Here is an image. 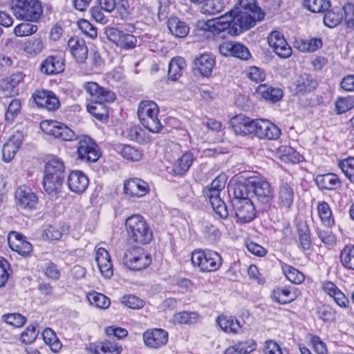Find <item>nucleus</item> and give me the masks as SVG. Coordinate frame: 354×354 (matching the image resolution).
Here are the masks:
<instances>
[{
	"label": "nucleus",
	"instance_id": "obj_1",
	"mask_svg": "<svg viewBox=\"0 0 354 354\" xmlns=\"http://www.w3.org/2000/svg\"><path fill=\"white\" fill-rule=\"evenodd\" d=\"M263 17L264 13L257 6L256 0H239L229 13L217 20H208L204 28L214 34L228 30L229 34L237 35L253 27L257 21H261Z\"/></svg>",
	"mask_w": 354,
	"mask_h": 354
},
{
	"label": "nucleus",
	"instance_id": "obj_2",
	"mask_svg": "<svg viewBox=\"0 0 354 354\" xmlns=\"http://www.w3.org/2000/svg\"><path fill=\"white\" fill-rule=\"evenodd\" d=\"M129 239L138 244L147 245L153 240V231L144 217L139 214L129 216L124 223Z\"/></svg>",
	"mask_w": 354,
	"mask_h": 354
},
{
	"label": "nucleus",
	"instance_id": "obj_3",
	"mask_svg": "<svg viewBox=\"0 0 354 354\" xmlns=\"http://www.w3.org/2000/svg\"><path fill=\"white\" fill-rule=\"evenodd\" d=\"M191 262L194 268L202 272H210L218 270L223 263L221 256L210 250H194L191 255Z\"/></svg>",
	"mask_w": 354,
	"mask_h": 354
},
{
	"label": "nucleus",
	"instance_id": "obj_4",
	"mask_svg": "<svg viewBox=\"0 0 354 354\" xmlns=\"http://www.w3.org/2000/svg\"><path fill=\"white\" fill-rule=\"evenodd\" d=\"M159 108L153 101L145 100L140 103L138 117L144 127L153 133H158L162 128L158 118Z\"/></svg>",
	"mask_w": 354,
	"mask_h": 354
},
{
	"label": "nucleus",
	"instance_id": "obj_5",
	"mask_svg": "<svg viewBox=\"0 0 354 354\" xmlns=\"http://www.w3.org/2000/svg\"><path fill=\"white\" fill-rule=\"evenodd\" d=\"M12 9L17 19L26 21L36 22L43 13L39 0H16Z\"/></svg>",
	"mask_w": 354,
	"mask_h": 354
},
{
	"label": "nucleus",
	"instance_id": "obj_6",
	"mask_svg": "<svg viewBox=\"0 0 354 354\" xmlns=\"http://www.w3.org/2000/svg\"><path fill=\"white\" fill-rule=\"evenodd\" d=\"M124 266L131 270H141L151 263L150 254L140 247H131L123 254Z\"/></svg>",
	"mask_w": 354,
	"mask_h": 354
},
{
	"label": "nucleus",
	"instance_id": "obj_7",
	"mask_svg": "<svg viewBox=\"0 0 354 354\" xmlns=\"http://www.w3.org/2000/svg\"><path fill=\"white\" fill-rule=\"evenodd\" d=\"M41 129L55 138L64 141L77 139L75 133L64 124L56 120H45L40 123Z\"/></svg>",
	"mask_w": 354,
	"mask_h": 354
},
{
	"label": "nucleus",
	"instance_id": "obj_8",
	"mask_svg": "<svg viewBox=\"0 0 354 354\" xmlns=\"http://www.w3.org/2000/svg\"><path fill=\"white\" fill-rule=\"evenodd\" d=\"M295 189L292 183L281 180L277 188V205L286 212H289L294 203Z\"/></svg>",
	"mask_w": 354,
	"mask_h": 354
},
{
	"label": "nucleus",
	"instance_id": "obj_9",
	"mask_svg": "<svg viewBox=\"0 0 354 354\" xmlns=\"http://www.w3.org/2000/svg\"><path fill=\"white\" fill-rule=\"evenodd\" d=\"M78 140L77 153L82 160L95 162L100 156V153L97 145L89 137L82 136L77 138Z\"/></svg>",
	"mask_w": 354,
	"mask_h": 354
},
{
	"label": "nucleus",
	"instance_id": "obj_10",
	"mask_svg": "<svg viewBox=\"0 0 354 354\" xmlns=\"http://www.w3.org/2000/svg\"><path fill=\"white\" fill-rule=\"evenodd\" d=\"M89 95L88 102H113L115 95L111 91L100 86L95 82H87L83 86Z\"/></svg>",
	"mask_w": 354,
	"mask_h": 354
},
{
	"label": "nucleus",
	"instance_id": "obj_11",
	"mask_svg": "<svg viewBox=\"0 0 354 354\" xmlns=\"http://www.w3.org/2000/svg\"><path fill=\"white\" fill-rule=\"evenodd\" d=\"M236 221L245 223L252 221L256 216L254 206L250 199L232 200Z\"/></svg>",
	"mask_w": 354,
	"mask_h": 354
},
{
	"label": "nucleus",
	"instance_id": "obj_12",
	"mask_svg": "<svg viewBox=\"0 0 354 354\" xmlns=\"http://www.w3.org/2000/svg\"><path fill=\"white\" fill-rule=\"evenodd\" d=\"M32 97L38 107L48 111H55L60 106V102L57 95L51 91L45 89L36 90Z\"/></svg>",
	"mask_w": 354,
	"mask_h": 354
},
{
	"label": "nucleus",
	"instance_id": "obj_13",
	"mask_svg": "<svg viewBox=\"0 0 354 354\" xmlns=\"http://www.w3.org/2000/svg\"><path fill=\"white\" fill-rule=\"evenodd\" d=\"M168 333L162 328H151L142 335L145 345L149 348L158 349L168 342Z\"/></svg>",
	"mask_w": 354,
	"mask_h": 354
},
{
	"label": "nucleus",
	"instance_id": "obj_14",
	"mask_svg": "<svg viewBox=\"0 0 354 354\" xmlns=\"http://www.w3.org/2000/svg\"><path fill=\"white\" fill-rule=\"evenodd\" d=\"M268 43L279 57L285 59L291 56L292 48L281 32L272 31L268 37Z\"/></svg>",
	"mask_w": 354,
	"mask_h": 354
},
{
	"label": "nucleus",
	"instance_id": "obj_15",
	"mask_svg": "<svg viewBox=\"0 0 354 354\" xmlns=\"http://www.w3.org/2000/svg\"><path fill=\"white\" fill-rule=\"evenodd\" d=\"M281 133L280 129L269 120L264 119L256 120L254 134L259 138L277 140Z\"/></svg>",
	"mask_w": 354,
	"mask_h": 354
},
{
	"label": "nucleus",
	"instance_id": "obj_16",
	"mask_svg": "<svg viewBox=\"0 0 354 354\" xmlns=\"http://www.w3.org/2000/svg\"><path fill=\"white\" fill-rule=\"evenodd\" d=\"M218 50L224 56H232L243 60H247L251 57L245 46L231 41H226L220 44Z\"/></svg>",
	"mask_w": 354,
	"mask_h": 354
},
{
	"label": "nucleus",
	"instance_id": "obj_17",
	"mask_svg": "<svg viewBox=\"0 0 354 354\" xmlns=\"http://www.w3.org/2000/svg\"><path fill=\"white\" fill-rule=\"evenodd\" d=\"M252 192L257 201L263 204H270L274 196V189L271 185L264 180L252 181Z\"/></svg>",
	"mask_w": 354,
	"mask_h": 354
},
{
	"label": "nucleus",
	"instance_id": "obj_18",
	"mask_svg": "<svg viewBox=\"0 0 354 354\" xmlns=\"http://www.w3.org/2000/svg\"><path fill=\"white\" fill-rule=\"evenodd\" d=\"M15 199L17 206L22 209H34L38 202L37 196L26 186H21L16 190Z\"/></svg>",
	"mask_w": 354,
	"mask_h": 354
},
{
	"label": "nucleus",
	"instance_id": "obj_19",
	"mask_svg": "<svg viewBox=\"0 0 354 354\" xmlns=\"http://www.w3.org/2000/svg\"><path fill=\"white\" fill-rule=\"evenodd\" d=\"M256 120L244 115H238L230 120L232 127L236 135L246 136L254 133Z\"/></svg>",
	"mask_w": 354,
	"mask_h": 354
},
{
	"label": "nucleus",
	"instance_id": "obj_20",
	"mask_svg": "<svg viewBox=\"0 0 354 354\" xmlns=\"http://www.w3.org/2000/svg\"><path fill=\"white\" fill-rule=\"evenodd\" d=\"M10 248L23 257H26L32 250V245L25 239V237L16 232H11L8 236Z\"/></svg>",
	"mask_w": 354,
	"mask_h": 354
},
{
	"label": "nucleus",
	"instance_id": "obj_21",
	"mask_svg": "<svg viewBox=\"0 0 354 354\" xmlns=\"http://www.w3.org/2000/svg\"><path fill=\"white\" fill-rule=\"evenodd\" d=\"M204 193L215 213L223 219L227 218L229 213L224 201L221 198V192L209 187L204 190Z\"/></svg>",
	"mask_w": 354,
	"mask_h": 354
},
{
	"label": "nucleus",
	"instance_id": "obj_22",
	"mask_svg": "<svg viewBox=\"0 0 354 354\" xmlns=\"http://www.w3.org/2000/svg\"><path fill=\"white\" fill-rule=\"evenodd\" d=\"M317 86V81L310 75L304 73L295 78L291 88L296 94H305L312 92Z\"/></svg>",
	"mask_w": 354,
	"mask_h": 354
},
{
	"label": "nucleus",
	"instance_id": "obj_23",
	"mask_svg": "<svg viewBox=\"0 0 354 354\" xmlns=\"http://www.w3.org/2000/svg\"><path fill=\"white\" fill-rule=\"evenodd\" d=\"M67 184L71 192L80 194L87 189L88 178L82 171L74 170L69 174Z\"/></svg>",
	"mask_w": 354,
	"mask_h": 354
},
{
	"label": "nucleus",
	"instance_id": "obj_24",
	"mask_svg": "<svg viewBox=\"0 0 354 354\" xmlns=\"http://www.w3.org/2000/svg\"><path fill=\"white\" fill-rule=\"evenodd\" d=\"M95 261L101 274L105 279H110L113 274V267L107 250L100 248L96 251Z\"/></svg>",
	"mask_w": 354,
	"mask_h": 354
},
{
	"label": "nucleus",
	"instance_id": "obj_25",
	"mask_svg": "<svg viewBox=\"0 0 354 354\" xmlns=\"http://www.w3.org/2000/svg\"><path fill=\"white\" fill-rule=\"evenodd\" d=\"M124 189L125 194L133 197L140 198L149 192V187L147 182L134 178L125 181Z\"/></svg>",
	"mask_w": 354,
	"mask_h": 354
},
{
	"label": "nucleus",
	"instance_id": "obj_26",
	"mask_svg": "<svg viewBox=\"0 0 354 354\" xmlns=\"http://www.w3.org/2000/svg\"><path fill=\"white\" fill-rule=\"evenodd\" d=\"M68 49L77 62L83 63L88 56V48L84 39L71 37L68 41Z\"/></svg>",
	"mask_w": 354,
	"mask_h": 354
},
{
	"label": "nucleus",
	"instance_id": "obj_27",
	"mask_svg": "<svg viewBox=\"0 0 354 354\" xmlns=\"http://www.w3.org/2000/svg\"><path fill=\"white\" fill-rule=\"evenodd\" d=\"M41 72L46 75H55L64 70V60L59 56H48L41 64Z\"/></svg>",
	"mask_w": 354,
	"mask_h": 354
},
{
	"label": "nucleus",
	"instance_id": "obj_28",
	"mask_svg": "<svg viewBox=\"0 0 354 354\" xmlns=\"http://www.w3.org/2000/svg\"><path fill=\"white\" fill-rule=\"evenodd\" d=\"M22 143V136L15 134L4 144L2 149L3 160L8 162L12 160Z\"/></svg>",
	"mask_w": 354,
	"mask_h": 354
},
{
	"label": "nucleus",
	"instance_id": "obj_29",
	"mask_svg": "<svg viewBox=\"0 0 354 354\" xmlns=\"http://www.w3.org/2000/svg\"><path fill=\"white\" fill-rule=\"evenodd\" d=\"M92 354H121L122 348L111 341L99 342L90 346Z\"/></svg>",
	"mask_w": 354,
	"mask_h": 354
},
{
	"label": "nucleus",
	"instance_id": "obj_30",
	"mask_svg": "<svg viewBox=\"0 0 354 354\" xmlns=\"http://www.w3.org/2000/svg\"><path fill=\"white\" fill-rule=\"evenodd\" d=\"M322 288L324 291L332 297L339 306L344 308H348V299L335 283L328 281H324Z\"/></svg>",
	"mask_w": 354,
	"mask_h": 354
},
{
	"label": "nucleus",
	"instance_id": "obj_31",
	"mask_svg": "<svg viewBox=\"0 0 354 354\" xmlns=\"http://www.w3.org/2000/svg\"><path fill=\"white\" fill-rule=\"evenodd\" d=\"M65 166L64 161L57 156H51L46 162L44 174L64 178Z\"/></svg>",
	"mask_w": 354,
	"mask_h": 354
},
{
	"label": "nucleus",
	"instance_id": "obj_32",
	"mask_svg": "<svg viewBox=\"0 0 354 354\" xmlns=\"http://www.w3.org/2000/svg\"><path fill=\"white\" fill-rule=\"evenodd\" d=\"M195 66L203 76L208 77L215 66V59L209 54H203L195 59Z\"/></svg>",
	"mask_w": 354,
	"mask_h": 354
},
{
	"label": "nucleus",
	"instance_id": "obj_33",
	"mask_svg": "<svg viewBox=\"0 0 354 354\" xmlns=\"http://www.w3.org/2000/svg\"><path fill=\"white\" fill-rule=\"evenodd\" d=\"M257 93L266 101L275 103L280 101L283 97V91L268 84H260L257 88Z\"/></svg>",
	"mask_w": 354,
	"mask_h": 354
},
{
	"label": "nucleus",
	"instance_id": "obj_34",
	"mask_svg": "<svg viewBox=\"0 0 354 354\" xmlns=\"http://www.w3.org/2000/svg\"><path fill=\"white\" fill-rule=\"evenodd\" d=\"M315 180L321 189L333 190L340 185L338 176L333 173L318 175Z\"/></svg>",
	"mask_w": 354,
	"mask_h": 354
},
{
	"label": "nucleus",
	"instance_id": "obj_35",
	"mask_svg": "<svg viewBox=\"0 0 354 354\" xmlns=\"http://www.w3.org/2000/svg\"><path fill=\"white\" fill-rule=\"evenodd\" d=\"M45 42L41 37H35L26 40L23 50L28 55L35 57L40 54L45 48Z\"/></svg>",
	"mask_w": 354,
	"mask_h": 354
},
{
	"label": "nucleus",
	"instance_id": "obj_36",
	"mask_svg": "<svg viewBox=\"0 0 354 354\" xmlns=\"http://www.w3.org/2000/svg\"><path fill=\"white\" fill-rule=\"evenodd\" d=\"M64 178L44 174L42 185L48 194H56L62 188Z\"/></svg>",
	"mask_w": 354,
	"mask_h": 354
},
{
	"label": "nucleus",
	"instance_id": "obj_37",
	"mask_svg": "<svg viewBox=\"0 0 354 354\" xmlns=\"http://www.w3.org/2000/svg\"><path fill=\"white\" fill-rule=\"evenodd\" d=\"M257 348V343L252 339L239 342L229 346L224 354H249Z\"/></svg>",
	"mask_w": 354,
	"mask_h": 354
},
{
	"label": "nucleus",
	"instance_id": "obj_38",
	"mask_svg": "<svg viewBox=\"0 0 354 354\" xmlns=\"http://www.w3.org/2000/svg\"><path fill=\"white\" fill-rule=\"evenodd\" d=\"M217 324L221 328L227 333H238L241 331L239 322L233 317L220 316L217 318Z\"/></svg>",
	"mask_w": 354,
	"mask_h": 354
},
{
	"label": "nucleus",
	"instance_id": "obj_39",
	"mask_svg": "<svg viewBox=\"0 0 354 354\" xmlns=\"http://www.w3.org/2000/svg\"><path fill=\"white\" fill-rule=\"evenodd\" d=\"M115 150L124 158L129 161H139L143 156L142 151L131 145L120 144L115 147Z\"/></svg>",
	"mask_w": 354,
	"mask_h": 354
},
{
	"label": "nucleus",
	"instance_id": "obj_40",
	"mask_svg": "<svg viewBox=\"0 0 354 354\" xmlns=\"http://www.w3.org/2000/svg\"><path fill=\"white\" fill-rule=\"evenodd\" d=\"M167 26L170 32L176 37H185L189 31V26L183 21L176 17L169 19Z\"/></svg>",
	"mask_w": 354,
	"mask_h": 354
},
{
	"label": "nucleus",
	"instance_id": "obj_41",
	"mask_svg": "<svg viewBox=\"0 0 354 354\" xmlns=\"http://www.w3.org/2000/svg\"><path fill=\"white\" fill-rule=\"evenodd\" d=\"M194 158L192 153L187 152L177 159L174 165V171L178 175L186 173L192 166Z\"/></svg>",
	"mask_w": 354,
	"mask_h": 354
},
{
	"label": "nucleus",
	"instance_id": "obj_42",
	"mask_svg": "<svg viewBox=\"0 0 354 354\" xmlns=\"http://www.w3.org/2000/svg\"><path fill=\"white\" fill-rule=\"evenodd\" d=\"M297 232L300 248L304 251L309 250L311 248L312 241L307 223L305 222L298 223Z\"/></svg>",
	"mask_w": 354,
	"mask_h": 354
},
{
	"label": "nucleus",
	"instance_id": "obj_43",
	"mask_svg": "<svg viewBox=\"0 0 354 354\" xmlns=\"http://www.w3.org/2000/svg\"><path fill=\"white\" fill-rule=\"evenodd\" d=\"M200 319L197 312L183 311L174 315L172 321L176 324H194Z\"/></svg>",
	"mask_w": 354,
	"mask_h": 354
},
{
	"label": "nucleus",
	"instance_id": "obj_44",
	"mask_svg": "<svg viewBox=\"0 0 354 354\" xmlns=\"http://www.w3.org/2000/svg\"><path fill=\"white\" fill-rule=\"evenodd\" d=\"M186 67V62L182 57L173 58L169 64L168 75L172 80H178Z\"/></svg>",
	"mask_w": 354,
	"mask_h": 354
},
{
	"label": "nucleus",
	"instance_id": "obj_45",
	"mask_svg": "<svg viewBox=\"0 0 354 354\" xmlns=\"http://www.w3.org/2000/svg\"><path fill=\"white\" fill-rule=\"evenodd\" d=\"M317 212L322 223L326 227H331L335 221L332 216V211L329 205L325 202H319L317 205Z\"/></svg>",
	"mask_w": 354,
	"mask_h": 354
},
{
	"label": "nucleus",
	"instance_id": "obj_46",
	"mask_svg": "<svg viewBox=\"0 0 354 354\" xmlns=\"http://www.w3.org/2000/svg\"><path fill=\"white\" fill-rule=\"evenodd\" d=\"M252 181L248 183H236L233 187L234 198L232 200L243 201L250 199L252 192Z\"/></svg>",
	"mask_w": 354,
	"mask_h": 354
},
{
	"label": "nucleus",
	"instance_id": "obj_47",
	"mask_svg": "<svg viewBox=\"0 0 354 354\" xmlns=\"http://www.w3.org/2000/svg\"><path fill=\"white\" fill-rule=\"evenodd\" d=\"M339 258L345 268L354 270V245H346L341 251Z\"/></svg>",
	"mask_w": 354,
	"mask_h": 354
},
{
	"label": "nucleus",
	"instance_id": "obj_48",
	"mask_svg": "<svg viewBox=\"0 0 354 354\" xmlns=\"http://www.w3.org/2000/svg\"><path fill=\"white\" fill-rule=\"evenodd\" d=\"M43 339L46 344L48 345L51 351L56 353L62 348V344L58 339L55 332L50 328L44 330L42 333Z\"/></svg>",
	"mask_w": 354,
	"mask_h": 354
},
{
	"label": "nucleus",
	"instance_id": "obj_49",
	"mask_svg": "<svg viewBox=\"0 0 354 354\" xmlns=\"http://www.w3.org/2000/svg\"><path fill=\"white\" fill-rule=\"evenodd\" d=\"M304 6L312 12L321 13L330 6L329 0H304Z\"/></svg>",
	"mask_w": 354,
	"mask_h": 354
},
{
	"label": "nucleus",
	"instance_id": "obj_50",
	"mask_svg": "<svg viewBox=\"0 0 354 354\" xmlns=\"http://www.w3.org/2000/svg\"><path fill=\"white\" fill-rule=\"evenodd\" d=\"M106 102H88L86 109L97 119L102 120L107 115V109L105 105Z\"/></svg>",
	"mask_w": 354,
	"mask_h": 354
},
{
	"label": "nucleus",
	"instance_id": "obj_51",
	"mask_svg": "<svg viewBox=\"0 0 354 354\" xmlns=\"http://www.w3.org/2000/svg\"><path fill=\"white\" fill-rule=\"evenodd\" d=\"M343 15L340 8H334L328 11L324 17V24L329 28H334L342 20Z\"/></svg>",
	"mask_w": 354,
	"mask_h": 354
},
{
	"label": "nucleus",
	"instance_id": "obj_52",
	"mask_svg": "<svg viewBox=\"0 0 354 354\" xmlns=\"http://www.w3.org/2000/svg\"><path fill=\"white\" fill-rule=\"evenodd\" d=\"M224 8L223 0H207L201 6V10L205 15H216Z\"/></svg>",
	"mask_w": 354,
	"mask_h": 354
},
{
	"label": "nucleus",
	"instance_id": "obj_53",
	"mask_svg": "<svg viewBox=\"0 0 354 354\" xmlns=\"http://www.w3.org/2000/svg\"><path fill=\"white\" fill-rule=\"evenodd\" d=\"M87 299L91 305L99 308L106 309L111 304L109 298L103 294L96 292L88 293L87 295Z\"/></svg>",
	"mask_w": 354,
	"mask_h": 354
},
{
	"label": "nucleus",
	"instance_id": "obj_54",
	"mask_svg": "<svg viewBox=\"0 0 354 354\" xmlns=\"http://www.w3.org/2000/svg\"><path fill=\"white\" fill-rule=\"evenodd\" d=\"M282 270L286 277L292 283L299 284L304 280L303 273L289 265H283Z\"/></svg>",
	"mask_w": 354,
	"mask_h": 354
},
{
	"label": "nucleus",
	"instance_id": "obj_55",
	"mask_svg": "<svg viewBox=\"0 0 354 354\" xmlns=\"http://www.w3.org/2000/svg\"><path fill=\"white\" fill-rule=\"evenodd\" d=\"M66 229L60 225H50L44 230L43 237L47 240L59 239Z\"/></svg>",
	"mask_w": 354,
	"mask_h": 354
},
{
	"label": "nucleus",
	"instance_id": "obj_56",
	"mask_svg": "<svg viewBox=\"0 0 354 354\" xmlns=\"http://www.w3.org/2000/svg\"><path fill=\"white\" fill-rule=\"evenodd\" d=\"M245 76L252 82L261 83L266 79L265 71L257 66H249L245 70Z\"/></svg>",
	"mask_w": 354,
	"mask_h": 354
},
{
	"label": "nucleus",
	"instance_id": "obj_57",
	"mask_svg": "<svg viewBox=\"0 0 354 354\" xmlns=\"http://www.w3.org/2000/svg\"><path fill=\"white\" fill-rule=\"evenodd\" d=\"M38 30L36 25L29 23H21L14 28V34L17 37H26L35 34Z\"/></svg>",
	"mask_w": 354,
	"mask_h": 354
},
{
	"label": "nucleus",
	"instance_id": "obj_58",
	"mask_svg": "<svg viewBox=\"0 0 354 354\" xmlns=\"http://www.w3.org/2000/svg\"><path fill=\"white\" fill-rule=\"evenodd\" d=\"M339 167L347 178L354 184V157L341 160Z\"/></svg>",
	"mask_w": 354,
	"mask_h": 354
},
{
	"label": "nucleus",
	"instance_id": "obj_59",
	"mask_svg": "<svg viewBox=\"0 0 354 354\" xmlns=\"http://www.w3.org/2000/svg\"><path fill=\"white\" fill-rule=\"evenodd\" d=\"M128 137L130 140L143 144L147 142L148 137L144 129L138 126H131L128 129Z\"/></svg>",
	"mask_w": 354,
	"mask_h": 354
},
{
	"label": "nucleus",
	"instance_id": "obj_60",
	"mask_svg": "<svg viewBox=\"0 0 354 354\" xmlns=\"http://www.w3.org/2000/svg\"><path fill=\"white\" fill-rule=\"evenodd\" d=\"M274 299L282 304H286L292 301L295 297L291 295V292L287 288H277L273 292Z\"/></svg>",
	"mask_w": 354,
	"mask_h": 354
},
{
	"label": "nucleus",
	"instance_id": "obj_61",
	"mask_svg": "<svg viewBox=\"0 0 354 354\" xmlns=\"http://www.w3.org/2000/svg\"><path fill=\"white\" fill-rule=\"evenodd\" d=\"M338 114H342L354 107V98L352 97L339 98L335 103Z\"/></svg>",
	"mask_w": 354,
	"mask_h": 354
},
{
	"label": "nucleus",
	"instance_id": "obj_62",
	"mask_svg": "<svg viewBox=\"0 0 354 354\" xmlns=\"http://www.w3.org/2000/svg\"><path fill=\"white\" fill-rule=\"evenodd\" d=\"M122 303L129 308L140 309L145 305V301L135 295H126L122 297Z\"/></svg>",
	"mask_w": 354,
	"mask_h": 354
},
{
	"label": "nucleus",
	"instance_id": "obj_63",
	"mask_svg": "<svg viewBox=\"0 0 354 354\" xmlns=\"http://www.w3.org/2000/svg\"><path fill=\"white\" fill-rule=\"evenodd\" d=\"M21 103L20 100L15 99L10 102L5 115L6 120L8 122H12L13 120L20 112Z\"/></svg>",
	"mask_w": 354,
	"mask_h": 354
},
{
	"label": "nucleus",
	"instance_id": "obj_64",
	"mask_svg": "<svg viewBox=\"0 0 354 354\" xmlns=\"http://www.w3.org/2000/svg\"><path fill=\"white\" fill-rule=\"evenodd\" d=\"M136 44L137 39L134 35L123 32L118 46L125 50H129L134 48L136 46Z\"/></svg>",
	"mask_w": 354,
	"mask_h": 354
}]
</instances>
